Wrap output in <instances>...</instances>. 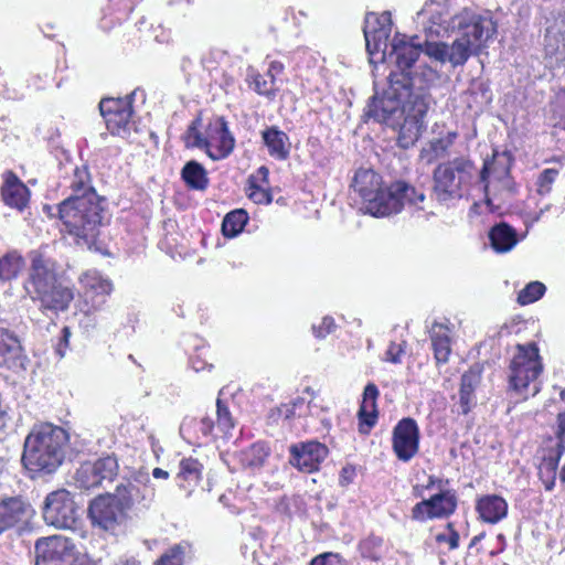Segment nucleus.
I'll use <instances>...</instances> for the list:
<instances>
[{"instance_id":"obj_39","label":"nucleus","mask_w":565,"mask_h":565,"mask_svg":"<svg viewBox=\"0 0 565 565\" xmlns=\"http://www.w3.org/2000/svg\"><path fill=\"white\" fill-rule=\"evenodd\" d=\"M479 49L460 38H456L451 45H448V62L454 66H462L470 56L478 55Z\"/></svg>"},{"instance_id":"obj_13","label":"nucleus","mask_w":565,"mask_h":565,"mask_svg":"<svg viewBox=\"0 0 565 565\" xmlns=\"http://www.w3.org/2000/svg\"><path fill=\"white\" fill-rule=\"evenodd\" d=\"M118 461L114 456H106L96 461L82 463L75 471L74 482L77 488L89 490L110 483L118 475Z\"/></svg>"},{"instance_id":"obj_41","label":"nucleus","mask_w":565,"mask_h":565,"mask_svg":"<svg viewBox=\"0 0 565 565\" xmlns=\"http://www.w3.org/2000/svg\"><path fill=\"white\" fill-rule=\"evenodd\" d=\"M248 215L244 210H234L227 213L222 223V232L226 237H235L245 227Z\"/></svg>"},{"instance_id":"obj_32","label":"nucleus","mask_w":565,"mask_h":565,"mask_svg":"<svg viewBox=\"0 0 565 565\" xmlns=\"http://www.w3.org/2000/svg\"><path fill=\"white\" fill-rule=\"evenodd\" d=\"M476 509L482 521L495 524L508 514L507 501L497 494H488L477 501Z\"/></svg>"},{"instance_id":"obj_33","label":"nucleus","mask_w":565,"mask_h":565,"mask_svg":"<svg viewBox=\"0 0 565 565\" xmlns=\"http://www.w3.org/2000/svg\"><path fill=\"white\" fill-rule=\"evenodd\" d=\"M379 388L375 384L369 383L364 387L363 399L359 408L360 431L367 433L376 423V399Z\"/></svg>"},{"instance_id":"obj_62","label":"nucleus","mask_w":565,"mask_h":565,"mask_svg":"<svg viewBox=\"0 0 565 565\" xmlns=\"http://www.w3.org/2000/svg\"><path fill=\"white\" fill-rule=\"evenodd\" d=\"M295 406H296V404H294L292 406H291V405H288V404L282 405V406L279 408V412H280V414H281V415H284V417H285L286 419H288V418H290L291 416H294V415H295V411H294Z\"/></svg>"},{"instance_id":"obj_54","label":"nucleus","mask_w":565,"mask_h":565,"mask_svg":"<svg viewBox=\"0 0 565 565\" xmlns=\"http://www.w3.org/2000/svg\"><path fill=\"white\" fill-rule=\"evenodd\" d=\"M476 405V394H467L459 392L458 413L467 415Z\"/></svg>"},{"instance_id":"obj_40","label":"nucleus","mask_w":565,"mask_h":565,"mask_svg":"<svg viewBox=\"0 0 565 565\" xmlns=\"http://www.w3.org/2000/svg\"><path fill=\"white\" fill-rule=\"evenodd\" d=\"M246 82L248 87L258 95L275 97V81L270 79L266 74H260L254 67L249 66L246 73Z\"/></svg>"},{"instance_id":"obj_4","label":"nucleus","mask_w":565,"mask_h":565,"mask_svg":"<svg viewBox=\"0 0 565 565\" xmlns=\"http://www.w3.org/2000/svg\"><path fill=\"white\" fill-rule=\"evenodd\" d=\"M24 289L42 311H65L74 299L72 288L57 281L55 264L50 258L35 254Z\"/></svg>"},{"instance_id":"obj_8","label":"nucleus","mask_w":565,"mask_h":565,"mask_svg":"<svg viewBox=\"0 0 565 565\" xmlns=\"http://www.w3.org/2000/svg\"><path fill=\"white\" fill-rule=\"evenodd\" d=\"M138 90L131 92L124 98H103L99 103L100 115L103 116L108 131L114 136L128 138L134 130L132 99Z\"/></svg>"},{"instance_id":"obj_45","label":"nucleus","mask_w":565,"mask_h":565,"mask_svg":"<svg viewBox=\"0 0 565 565\" xmlns=\"http://www.w3.org/2000/svg\"><path fill=\"white\" fill-rule=\"evenodd\" d=\"M256 182V178H248L247 195L256 204H269L273 201V194L269 189Z\"/></svg>"},{"instance_id":"obj_58","label":"nucleus","mask_w":565,"mask_h":565,"mask_svg":"<svg viewBox=\"0 0 565 565\" xmlns=\"http://www.w3.org/2000/svg\"><path fill=\"white\" fill-rule=\"evenodd\" d=\"M268 175H269L268 168L265 166H262L257 169L256 173L252 174L249 178H256L257 183L268 185L269 184Z\"/></svg>"},{"instance_id":"obj_46","label":"nucleus","mask_w":565,"mask_h":565,"mask_svg":"<svg viewBox=\"0 0 565 565\" xmlns=\"http://www.w3.org/2000/svg\"><path fill=\"white\" fill-rule=\"evenodd\" d=\"M201 126V119H194L188 127L184 135V142L188 148H199L205 150L206 136L203 137L199 130Z\"/></svg>"},{"instance_id":"obj_25","label":"nucleus","mask_w":565,"mask_h":565,"mask_svg":"<svg viewBox=\"0 0 565 565\" xmlns=\"http://www.w3.org/2000/svg\"><path fill=\"white\" fill-rule=\"evenodd\" d=\"M1 196L6 205L22 211L29 202V189L12 171H7L3 174Z\"/></svg>"},{"instance_id":"obj_49","label":"nucleus","mask_w":565,"mask_h":565,"mask_svg":"<svg viewBox=\"0 0 565 565\" xmlns=\"http://www.w3.org/2000/svg\"><path fill=\"white\" fill-rule=\"evenodd\" d=\"M558 170L554 168L544 169L536 180V192L540 195H546L552 191V185L558 177Z\"/></svg>"},{"instance_id":"obj_14","label":"nucleus","mask_w":565,"mask_h":565,"mask_svg":"<svg viewBox=\"0 0 565 565\" xmlns=\"http://www.w3.org/2000/svg\"><path fill=\"white\" fill-rule=\"evenodd\" d=\"M117 497L126 510L135 505L149 508L154 499L156 490L150 482L149 475L139 470L132 472L126 483H120L116 488Z\"/></svg>"},{"instance_id":"obj_9","label":"nucleus","mask_w":565,"mask_h":565,"mask_svg":"<svg viewBox=\"0 0 565 565\" xmlns=\"http://www.w3.org/2000/svg\"><path fill=\"white\" fill-rule=\"evenodd\" d=\"M391 32L392 19L390 12L366 14L363 33L371 62H386L391 49V41L388 40Z\"/></svg>"},{"instance_id":"obj_59","label":"nucleus","mask_w":565,"mask_h":565,"mask_svg":"<svg viewBox=\"0 0 565 565\" xmlns=\"http://www.w3.org/2000/svg\"><path fill=\"white\" fill-rule=\"evenodd\" d=\"M113 565H141V563L135 556L121 555L114 561Z\"/></svg>"},{"instance_id":"obj_53","label":"nucleus","mask_w":565,"mask_h":565,"mask_svg":"<svg viewBox=\"0 0 565 565\" xmlns=\"http://www.w3.org/2000/svg\"><path fill=\"white\" fill-rule=\"evenodd\" d=\"M335 327L337 326L332 317H324L319 326H312V331L316 338L324 339L328 334L335 330Z\"/></svg>"},{"instance_id":"obj_51","label":"nucleus","mask_w":565,"mask_h":565,"mask_svg":"<svg viewBox=\"0 0 565 565\" xmlns=\"http://www.w3.org/2000/svg\"><path fill=\"white\" fill-rule=\"evenodd\" d=\"M457 138L456 132H448L447 136L443 138H437L430 141V149L434 152L436 158L445 157L447 154L448 149L452 146L455 139Z\"/></svg>"},{"instance_id":"obj_22","label":"nucleus","mask_w":565,"mask_h":565,"mask_svg":"<svg viewBox=\"0 0 565 565\" xmlns=\"http://www.w3.org/2000/svg\"><path fill=\"white\" fill-rule=\"evenodd\" d=\"M34 514L30 504L20 498H8L0 502V535L12 527L23 529Z\"/></svg>"},{"instance_id":"obj_35","label":"nucleus","mask_w":565,"mask_h":565,"mask_svg":"<svg viewBox=\"0 0 565 565\" xmlns=\"http://www.w3.org/2000/svg\"><path fill=\"white\" fill-rule=\"evenodd\" d=\"M22 350L18 335L6 328H0V367L10 366Z\"/></svg>"},{"instance_id":"obj_15","label":"nucleus","mask_w":565,"mask_h":565,"mask_svg":"<svg viewBox=\"0 0 565 565\" xmlns=\"http://www.w3.org/2000/svg\"><path fill=\"white\" fill-rule=\"evenodd\" d=\"M328 454V447L322 443L299 441L289 446V463L300 472L312 473L319 470Z\"/></svg>"},{"instance_id":"obj_1","label":"nucleus","mask_w":565,"mask_h":565,"mask_svg":"<svg viewBox=\"0 0 565 565\" xmlns=\"http://www.w3.org/2000/svg\"><path fill=\"white\" fill-rule=\"evenodd\" d=\"M422 44L394 36L386 62L394 63L386 86L375 93L364 108L363 117L391 128L396 145L409 149L426 129L425 117L433 103L429 89L439 79L437 71L426 64L415 66Z\"/></svg>"},{"instance_id":"obj_37","label":"nucleus","mask_w":565,"mask_h":565,"mask_svg":"<svg viewBox=\"0 0 565 565\" xmlns=\"http://www.w3.org/2000/svg\"><path fill=\"white\" fill-rule=\"evenodd\" d=\"M181 178L192 190L204 191L209 185L206 170L195 160H191L184 164L181 170Z\"/></svg>"},{"instance_id":"obj_34","label":"nucleus","mask_w":565,"mask_h":565,"mask_svg":"<svg viewBox=\"0 0 565 565\" xmlns=\"http://www.w3.org/2000/svg\"><path fill=\"white\" fill-rule=\"evenodd\" d=\"M489 239L497 253H507L518 244L515 230L507 223L494 225L489 232Z\"/></svg>"},{"instance_id":"obj_23","label":"nucleus","mask_w":565,"mask_h":565,"mask_svg":"<svg viewBox=\"0 0 565 565\" xmlns=\"http://www.w3.org/2000/svg\"><path fill=\"white\" fill-rule=\"evenodd\" d=\"M484 202L490 209H499L518 193V186L512 177L482 181Z\"/></svg>"},{"instance_id":"obj_61","label":"nucleus","mask_w":565,"mask_h":565,"mask_svg":"<svg viewBox=\"0 0 565 565\" xmlns=\"http://www.w3.org/2000/svg\"><path fill=\"white\" fill-rule=\"evenodd\" d=\"M191 365H192V369L195 371V372H201V371H204V370H209L211 371L213 365L212 364H207L206 362L198 359V358H194L191 360Z\"/></svg>"},{"instance_id":"obj_64","label":"nucleus","mask_w":565,"mask_h":565,"mask_svg":"<svg viewBox=\"0 0 565 565\" xmlns=\"http://www.w3.org/2000/svg\"><path fill=\"white\" fill-rule=\"evenodd\" d=\"M152 476L156 479H168L169 478V472L167 470L161 469V468H154L152 470Z\"/></svg>"},{"instance_id":"obj_55","label":"nucleus","mask_w":565,"mask_h":565,"mask_svg":"<svg viewBox=\"0 0 565 565\" xmlns=\"http://www.w3.org/2000/svg\"><path fill=\"white\" fill-rule=\"evenodd\" d=\"M404 353V343H395L391 342L386 353H385V360L392 363H399L401 362V355Z\"/></svg>"},{"instance_id":"obj_2","label":"nucleus","mask_w":565,"mask_h":565,"mask_svg":"<svg viewBox=\"0 0 565 565\" xmlns=\"http://www.w3.org/2000/svg\"><path fill=\"white\" fill-rule=\"evenodd\" d=\"M70 188L72 193L55 207L62 222V231L73 236L77 244L90 246L99 234L103 207L99 196L90 185L86 167H76L73 170Z\"/></svg>"},{"instance_id":"obj_21","label":"nucleus","mask_w":565,"mask_h":565,"mask_svg":"<svg viewBox=\"0 0 565 565\" xmlns=\"http://www.w3.org/2000/svg\"><path fill=\"white\" fill-rule=\"evenodd\" d=\"M235 138L224 117H218L206 129V154L214 161L227 158L234 150Z\"/></svg>"},{"instance_id":"obj_28","label":"nucleus","mask_w":565,"mask_h":565,"mask_svg":"<svg viewBox=\"0 0 565 565\" xmlns=\"http://www.w3.org/2000/svg\"><path fill=\"white\" fill-rule=\"evenodd\" d=\"M512 163L513 157L510 151H499L494 149L491 159H487L483 162V167L480 171V181L511 177L510 170Z\"/></svg>"},{"instance_id":"obj_50","label":"nucleus","mask_w":565,"mask_h":565,"mask_svg":"<svg viewBox=\"0 0 565 565\" xmlns=\"http://www.w3.org/2000/svg\"><path fill=\"white\" fill-rule=\"evenodd\" d=\"M425 53L441 63L448 62V44L443 42L425 41Z\"/></svg>"},{"instance_id":"obj_38","label":"nucleus","mask_w":565,"mask_h":565,"mask_svg":"<svg viewBox=\"0 0 565 565\" xmlns=\"http://www.w3.org/2000/svg\"><path fill=\"white\" fill-rule=\"evenodd\" d=\"M270 450L264 443H255L248 448L242 450L238 455L239 462L247 469L258 470L260 469L267 458L269 457Z\"/></svg>"},{"instance_id":"obj_30","label":"nucleus","mask_w":565,"mask_h":565,"mask_svg":"<svg viewBox=\"0 0 565 565\" xmlns=\"http://www.w3.org/2000/svg\"><path fill=\"white\" fill-rule=\"evenodd\" d=\"M79 284L86 298L95 296L99 298L97 306L103 305L106 301V297L113 291L111 281L97 270L85 271L79 277Z\"/></svg>"},{"instance_id":"obj_12","label":"nucleus","mask_w":565,"mask_h":565,"mask_svg":"<svg viewBox=\"0 0 565 565\" xmlns=\"http://www.w3.org/2000/svg\"><path fill=\"white\" fill-rule=\"evenodd\" d=\"M216 422L211 416H204L201 419L185 418L180 426V434L183 437L191 436L193 433L199 439L200 435L204 438L215 436V430L223 436L231 434L235 427V419L228 406L221 399L216 401Z\"/></svg>"},{"instance_id":"obj_17","label":"nucleus","mask_w":565,"mask_h":565,"mask_svg":"<svg viewBox=\"0 0 565 565\" xmlns=\"http://www.w3.org/2000/svg\"><path fill=\"white\" fill-rule=\"evenodd\" d=\"M125 512L126 509L116 493L96 498L88 508L93 524L106 531L114 530L124 519Z\"/></svg>"},{"instance_id":"obj_52","label":"nucleus","mask_w":565,"mask_h":565,"mask_svg":"<svg viewBox=\"0 0 565 565\" xmlns=\"http://www.w3.org/2000/svg\"><path fill=\"white\" fill-rule=\"evenodd\" d=\"M309 565H348V562L339 553L324 552L315 556Z\"/></svg>"},{"instance_id":"obj_63","label":"nucleus","mask_w":565,"mask_h":565,"mask_svg":"<svg viewBox=\"0 0 565 565\" xmlns=\"http://www.w3.org/2000/svg\"><path fill=\"white\" fill-rule=\"evenodd\" d=\"M170 32L162 30L160 34L154 35V40L158 43H168L170 41Z\"/></svg>"},{"instance_id":"obj_24","label":"nucleus","mask_w":565,"mask_h":565,"mask_svg":"<svg viewBox=\"0 0 565 565\" xmlns=\"http://www.w3.org/2000/svg\"><path fill=\"white\" fill-rule=\"evenodd\" d=\"M544 51L547 56L565 58V11L558 12L546 26Z\"/></svg>"},{"instance_id":"obj_31","label":"nucleus","mask_w":565,"mask_h":565,"mask_svg":"<svg viewBox=\"0 0 565 565\" xmlns=\"http://www.w3.org/2000/svg\"><path fill=\"white\" fill-rule=\"evenodd\" d=\"M262 139L268 154L277 160H286L290 152L289 137L277 126L267 127L262 131Z\"/></svg>"},{"instance_id":"obj_43","label":"nucleus","mask_w":565,"mask_h":565,"mask_svg":"<svg viewBox=\"0 0 565 565\" xmlns=\"http://www.w3.org/2000/svg\"><path fill=\"white\" fill-rule=\"evenodd\" d=\"M190 552L191 545L188 542H181L169 548L157 565H183L184 557Z\"/></svg>"},{"instance_id":"obj_60","label":"nucleus","mask_w":565,"mask_h":565,"mask_svg":"<svg viewBox=\"0 0 565 565\" xmlns=\"http://www.w3.org/2000/svg\"><path fill=\"white\" fill-rule=\"evenodd\" d=\"M284 71V65L282 63L278 62V61H273L270 64H269V67H268V71L266 73V75L270 78V79H274L275 81V76L277 74H280L281 72Z\"/></svg>"},{"instance_id":"obj_3","label":"nucleus","mask_w":565,"mask_h":565,"mask_svg":"<svg viewBox=\"0 0 565 565\" xmlns=\"http://www.w3.org/2000/svg\"><path fill=\"white\" fill-rule=\"evenodd\" d=\"M68 433L51 423L34 425L24 440L22 463L32 479L53 475L65 458Z\"/></svg>"},{"instance_id":"obj_6","label":"nucleus","mask_w":565,"mask_h":565,"mask_svg":"<svg viewBox=\"0 0 565 565\" xmlns=\"http://www.w3.org/2000/svg\"><path fill=\"white\" fill-rule=\"evenodd\" d=\"M425 194L405 181H395L381 188L373 200L366 203L365 213L374 217H386L398 214L405 205L423 210Z\"/></svg>"},{"instance_id":"obj_5","label":"nucleus","mask_w":565,"mask_h":565,"mask_svg":"<svg viewBox=\"0 0 565 565\" xmlns=\"http://www.w3.org/2000/svg\"><path fill=\"white\" fill-rule=\"evenodd\" d=\"M475 164L466 157H458L438 164L433 173L434 194L438 202L460 200L475 175Z\"/></svg>"},{"instance_id":"obj_29","label":"nucleus","mask_w":565,"mask_h":565,"mask_svg":"<svg viewBox=\"0 0 565 565\" xmlns=\"http://www.w3.org/2000/svg\"><path fill=\"white\" fill-rule=\"evenodd\" d=\"M565 452V446L556 444L555 447L547 450L539 466V477L546 491L555 488L557 469L559 460Z\"/></svg>"},{"instance_id":"obj_19","label":"nucleus","mask_w":565,"mask_h":565,"mask_svg":"<svg viewBox=\"0 0 565 565\" xmlns=\"http://www.w3.org/2000/svg\"><path fill=\"white\" fill-rule=\"evenodd\" d=\"M417 23L428 39L444 38L451 30V18L447 7L440 2L426 1L423 9L417 12Z\"/></svg>"},{"instance_id":"obj_18","label":"nucleus","mask_w":565,"mask_h":565,"mask_svg":"<svg viewBox=\"0 0 565 565\" xmlns=\"http://www.w3.org/2000/svg\"><path fill=\"white\" fill-rule=\"evenodd\" d=\"M75 545L62 535L41 539L35 544V565H63L72 561Z\"/></svg>"},{"instance_id":"obj_16","label":"nucleus","mask_w":565,"mask_h":565,"mask_svg":"<svg viewBox=\"0 0 565 565\" xmlns=\"http://www.w3.org/2000/svg\"><path fill=\"white\" fill-rule=\"evenodd\" d=\"M457 508V495L452 490H441L440 492L423 500L412 509V519L418 522H425L433 519H444L451 515Z\"/></svg>"},{"instance_id":"obj_48","label":"nucleus","mask_w":565,"mask_h":565,"mask_svg":"<svg viewBox=\"0 0 565 565\" xmlns=\"http://www.w3.org/2000/svg\"><path fill=\"white\" fill-rule=\"evenodd\" d=\"M481 382V370L479 366H472L461 375L460 393L475 394L476 388Z\"/></svg>"},{"instance_id":"obj_7","label":"nucleus","mask_w":565,"mask_h":565,"mask_svg":"<svg viewBox=\"0 0 565 565\" xmlns=\"http://www.w3.org/2000/svg\"><path fill=\"white\" fill-rule=\"evenodd\" d=\"M543 371V365L535 343L519 344L510 363V386L520 394L525 393Z\"/></svg>"},{"instance_id":"obj_26","label":"nucleus","mask_w":565,"mask_h":565,"mask_svg":"<svg viewBox=\"0 0 565 565\" xmlns=\"http://www.w3.org/2000/svg\"><path fill=\"white\" fill-rule=\"evenodd\" d=\"M202 463L192 457L184 458L179 463V471L175 476V482L180 490L184 491L185 497H190L202 479Z\"/></svg>"},{"instance_id":"obj_10","label":"nucleus","mask_w":565,"mask_h":565,"mask_svg":"<svg viewBox=\"0 0 565 565\" xmlns=\"http://www.w3.org/2000/svg\"><path fill=\"white\" fill-rule=\"evenodd\" d=\"M451 31L461 40L481 50L494 32V26L491 19L466 8L451 17Z\"/></svg>"},{"instance_id":"obj_47","label":"nucleus","mask_w":565,"mask_h":565,"mask_svg":"<svg viewBox=\"0 0 565 565\" xmlns=\"http://www.w3.org/2000/svg\"><path fill=\"white\" fill-rule=\"evenodd\" d=\"M383 544V540L380 536L371 535L363 540L360 545L361 556L372 561H379L381 558L380 548Z\"/></svg>"},{"instance_id":"obj_57","label":"nucleus","mask_w":565,"mask_h":565,"mask_svg":"<svg viewBox=\"0 0 565 565\" xmlns=\"http://www.w3.org/2000/svg\"><path fill=\"white\" fill-rule=\"evenodd\" d=\"M557 444L565 446V412L559 413L557 416V430H556Z\"/></svg>"},{"instance_id":"obj_11","label":"nucleus","mask_w":565,"mask_h":565,"mask_svg":"<svg viewBox=\"0 0 565 565\" xmlns=\"http://www.w3.org/2000/svg\"><path fill=\"white\" fill-rule=\"evenodd\" d=\"M43 519L47 525L56 529H73L78 519V511L72 493L66 489L49 493L44 500Z\"/></svg>"},{"instance_id":"obj_44","label":"nucleus","mask_w":565,"mask_h":565,"mask_svg":"<svg viewBox=\"0 0 565 565\" xmlns=\"http://www.w3.org/2000/svg\"><path fill=\"white\" fill-rule=\"evenodd\" d=\"M546 291V287L541 281H531L518 294V302L521 306L533 303L541 299Z\"/></svg>"},{"instance_id":"obj_27","label":"nucleus","mask_w":565,"mask_h":565,"mask_svg":"<svg viewBox=\"0 0 565 565\" xmlns=\"http://www.w3.org/2000/svg\"><path fill=\"white\" fill-rule=\"evenodd\" d=\"M351 186L363 200L362 210L365 211L369 200H373L382 188L381 177L371 169H359L354 173Z\"/></svg>"},{"instance_id":"obj_36","label":"nucleus","mask_w":565,"mask_h":565,"mask_svg":"<svg viewBox=\"0 0 565 565\" xmlns=\"http://www.w3.org/2000/svg\"><path fill=\"white\" fill-rule=\"evenodd\" d=\"M434 356L438 363H446L451 352L449 330L444 324L434 323L430 329Z\"/></svg>"},{"instance_id":"obj_42","label":"nucleus","mask_w":565,"mask_h":565,"mask_svg":"<svg viewBox=\"0 0 565 565\" xmlns=\"http://www.w3.org/2000/svg\"><path fill=\"white\" fill-rule=\"evenodd\" d=\"M23 267V258L15 252L0 258V279L9 281L18 276Z\"/></svg>"},{"instance_id":"obj_56","label":"nucleus","mask_w":565,"mask_h":565,"mask_svg":"<svg viewBox=\"0 0 565 565\" xmlns=\"http://www.w3.org/2000/svg\"><path fill=\"white\" fill-rule=\"evenodd\" d=\"M436 541L439 543L447 542L449 548L455 550L459 546V533L457 531H452L449 535L441 533L436 536Z\"/></svg>"},{"instance_id":"obj_20","label":"nucleus","mask_w":565,"mask_h":565,"mask_svg":"<svg viewBox=\"0 0 565 565\" xmlns=\"http://www.w3.org/2000/svg\"><path fill=\"white\" fill-rule=\"evenodd\" d=\"M393 450L396 457L408 462L419 449V428L415 419L405 417L393 429Z\"/></svg>"}]
</instances>
